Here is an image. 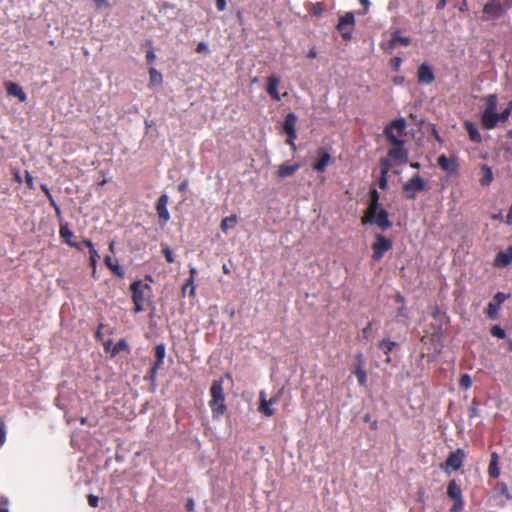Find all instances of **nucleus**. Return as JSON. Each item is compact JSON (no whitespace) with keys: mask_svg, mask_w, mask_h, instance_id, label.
I'll use <instances>...</instances> for the list:
<instances>
[{"mask_svg":"<svg viewBox=\"0 0 512 512\" xmlns=\"http://www.w3.org/2000/svg\"><path fill=\"white\" fill-rule=\"evenodd\" d=\"M211 400L209 406L214 418L222 416L226 411L225 395L223 391V381L214 380L210 388Z\"/></svg>","mask_w":512,"mask_h":512,"instance_id":"f257e3e1","label":"nucleus"},{"mask_svg":"<svg viewBox=\"0 0 512 512\" xmlns=\"http://www.w3.org/2000/svg\"><path fill=\"white\" fill-rule=\"evenodd\" d=\"M361 223L363 225H377L382 231H386L392 227L388 211L382 206L375 207L372 212H370V209H365L364 215L361 218Z\"/></svg>","mask_w":512,"mask_h":512,"instance_id":"f03ea898","label":"nucleus"},{"mask_svg":"<svg viewBox=\"0 0 512 512\" xmlns=\"http://www.w3.org/2000/svg\"><path fill=\"white\" fill-rule=\"evenodd\" d=\"M432 316L434 319L440 322L439 328L437 332L432 333L430 336H422L421 342L423 344H427V342H431L433 344V356H437L442 352V321L446 318V314L441 311L439 306H434L432 311Z\"/></svg>","mask_w":512,"mask_h":512,"instance_id":"7ed1b4c3","label":"nucleus"},{"mask_svg":"<svg viewBox=\"0 0 512 512\" xmlns=\"http://www.w3.org/2000/svg\"><path fill=\"white\" fill-rule=\"evenodd\" d=\"M512 6L508 1L506 3L499 0H488L483 6L481 20L491 21L497 20L511 8Z\"/></svg>","mask_w":512,"mask_h":512,"instance_id":"20e7f679","label":"nucleus"},{"mask_svg":"<svg viewBox=\"0 0 512 512\" xmlns=\"http://www.w3.org/2000/svg\"><path fill=\"white\" fill-rule=\"evenodd\" d=\"M429 187L427 183L419 174L414 175L403 185L404 197L410 200H415L417 193L427 191Z\"/></svg>","mask_w":512,"mask_h":512,"instance_id":"39448f33","label":"nucleus"},{"mask_svg":"<svg viewBox=\"0 0 512 512\" xmlns=\"http://www.w3.org/2000/svg\"><path fill=\"white\" fill-rule=\"evenodd\" d=\"M393 247V241L381 233H377L374 237V241L371 245L372 259L374 261H380L386 252L391 250Z\"/></svg>","mask_w":512,"mask_h":512,"instance_id":"423d86ee","label":"nucleus"},{"mask_svg":"<svg viewBox=\"0 0 512 512\" xmlns=\"http://www.w3.org/2000/svg\"><path fill=\"white\" fill-rule=\"evenodd\" d=\"M405 128L406 122L403 118L395 119L389 125L386 126L384 134L391 145L403 142V140H401V137L404 135Z\"/></svg>","mask_w":512,"mask_h":512,"instance_id":"0eeeda50","label":"nucleus"},{"mask_svg":"<svg viewBox=\"0 0 512 512\" xmlns=\"http://www.w3.org/2000/svg\"><path fill=\"white\" fill-rule=\"evenodd\" d=\"M447 496L453 501V505L450 508L451 512H461L464 509L462 489L455 480L448 482Z\"/></svg>","mask_w":512,"mask_h":512,"instance_id":"6e6552de","label":"nucleus"},{"mask_svg":"<svg viewBox=\"0 0 512 512\" xmlns=\"http://www.w3.org/2000/svg\"><path fill=\"white\" fill-rule=\"evenodd\" d=\"M465 457L464 450L458 448L449 453L445 462L441 463L440 468L447 474H450L452 471H457L462 467Z\"/></svg>","mask_w":512,"mask_h":512,"instance_id":"1a4fd4ad","label":"nucleus"},{"mask_svg":"<svg viewBox=\"0 0 512 512\" xmlns=\"http://www.w3.org/2000/svg\"><path fill=\"white\" fill-rule=\"evenodd\" d=\"M355 25V17L353 12H347L339 18L336 29L341 33L345 40H350Z\"/></svg>","mask_w":512,"mask_h":512,"instance_id":"9d476101","label":"nucleus"},{"mask_svg":"<svg viewBox=\"0 0 512 512\" xmlns=\"http://www.w3.org/2000/svg\"><path fill=\"white\" fill-rule=\"evenodd\" d=\"M507 298L508 295L503 292H497L494 295L493 299L488 303L486 308V314L490 319L495 320L498 318L500 306Z\"/></svg>","mask_w":512,"mask_h":512,"instance_id":"9b49d317","label":"nucleus"},{"mask_svg":"<svg viewBox=\"0 0 512 512\" xmlns=\"http://www.w3.org/2000/svg\"><path fill=\"white\" fill-rule=\"evenodd\" d=\"M388 158L399 164H405L408 161V152L404 148V141L392 144V148L388 151Z\"/></svg>","mask_w":512,"mask_h":512,"instance_id":"f8f14e48","label":"nucleus"},{"mask_svg":"<svg viewBox=\"0 0 512 512\" xmlns=\"http://www.w3.org/2000/svg\"><path fill=\"white\" fill-rule=\"evenodd\" d=\"M317 156L318 158L316 162L313 164V169L319 173H323L326 170L327 166L331 163L332 157L328 153V151L323 147L318 148Z\"/></svg>","mask_w":512,"mask_h":512,"instance_id":"ddd939ff","label":"nucleus"},{"mask_svg":"<svg viewBox=\"0 0 512 512\" xmlns=\"http://www.w3.org/2000/svg\"><path fill=\"white\" fill-rule=\"evenodd\" d=\"M130 289L132 291V300L144 302L145 301V290H150L151 287L149 284L143 283L141 280L134 281L130 285Z\"/></svg>","mask_w":512,"mask_h":512,"instance_id":"4468645a","label":"nucleus"},{"mask_svg":"<svg viewBox=\"0 0 512 512\" xmlns=\"http://www.w3.org/2000/svg\"><path fill=\"white\" fill-rule=\"evenodd\" d=\"M417 79L420 84H431L435 80L432 68L423 63L418 67Z\"/></svg>","mask_w":512,"mask_h":512,"instance_id":"2eb2a0df","label":"nucleus"},{"mask_svg":"<svg viewBox=\"0 0 512 512\" xmlns=\"http://www.w3.org/2000/svg\"><path fill=\"white\" fill-rule=\"evenodd\" d=\"M296 123H297V116L290 112L285 116L284 123H283V131L289 138H297L296 134Z\"/></svg>","mask_w":512,"mask_h":512,"instance_id":"dca6fc26","label":"nucleus"},{"mask_svg":"<svg viewBox=\"0 0 512 512\" xmlns=\"http://www.w3.org/2000/svg\"><path fill=\"white\" fill-rule=\"evenodd\" d=\"M169 202V197L166 194H162L156 203V211L158 214V217L166 223L170 219V213L167 209V205Z\"/></svg>","mask_w":512,"mask_h":512,"instance_id":"f3484780","label":"nucleus"},{"mask_svg":"<svg viewBox=\"0 0 512 512\" xmlns=\"http://www.w3.org/2000/svg\"><path fill=\"white\" fill-rule=\"evenodd\" d=\"M59 234L62 240L69 246L82 250V247L79 243L73 241L74 233L69 229L68 223L61 224L59 229Z\"/></svg>","mask_w":512,"mask_h":512,"instance_id":"a211bd4d","label":"nucleus"},{"mask_svg":"<svg viewBox=\"0 0 512 512\" xmlns=\"http://www.w3.org/2000/svg\"><path fill=\"white\" fill-rule=\"evenodd\" d=\"M512 262V245L505 251H500L494 259V266L498 268L506 267Z\"/></svg>","mask_w":512,"mask_h":512,"instance_id":"6ab92c4d","label":"nucleus"},{"mask_svg":"<svg viewBox=\"0 0 512 512\" xmlns=\"http://www.w3.org/2000/svg\"><path fill=\"white\" fill-rule=\"evenodd\" d=\"M437 163L442 170L448 173H456L458 170V164L456 160L453 158H449L444 154L438 157Z\"/></svg>","mask_w":512,"mask_h":512,"instance_id":"aec40b11","label":"nucleus"},{"mask_svg":"<svg viewBox=\"0 0 512 512\" xmlns=\"http://www.w3.org/2000/svg\"><path fill=\"white\" fill-rule=\"evenodd\" d=\"M481 125L486 130H492L497 127V112H481Z\"/></svg>","mask_w":512,"mask_h":512,"instance_id":"412c9836","label":"nucleus"},{"mask_svg":"<svg viewBox=\"0 0 512 512\" xmlns=\"http://www.w3.org/2000/svg\"><path fill=\"white\" fill-rule=\"evenodd\" d=\"M7 94L10 96H14L18 98L20 102H25L27 100V95L24 92L23 88L14 82L5 83Z\"/></svg>","mask_w":512,"mask_h":512,"instance_id":"4be33fe9","label":"nucleus"},{"mask_svg":"<svg viewBox=\"0 0 512 512\" xmlns=\"http://www.w3.org/2000/svg\"><path fill=\"white\" fill-rule=\"evenodd\" d=\"M300 168V164H289V163H283L279 165L276 175L279 179H284L289 176H292L298 169Z\"/></svg>","mask_w":512,"mask_h":512,"instance_id":"5701e85b","label":"nucleus"},{"mask_svg":"<svg viewBox=\"0 0 512 512\" xmlns=\"http://www.w3.org/2000/svg\"><path fill=\"white\" fill-rule=\"evenodd\" d=\"M463 126L468 133L469 139L473 143L479 144L482 142V135L480 134L477 126L473 122L466 120Z\"/></svg>","mask_w":512,"mask_h":512,"instance_id":"b1692460","label":"nucleus"},{"mask_svg":"<svg viewBox=\"0 0 512 512\" xmlns=\"http://www.w3.org/2000/svg\"><path fill=\"white\" fill-rule=\"evenodd\" d=\"M479 175V183L481 186H489L493 182V172L491 167H489L488 165H480Z\"/></svg>","mask_w":512,"mask_h":512,"instance_id":"393cba45","label":"nucleus"},{"mask_svg":"<svg viewBox=\"0 0 512 512\" xmlns=\"http://www.w3.org/2000/svg\"><path fill=\"white\" fill-rule=\"evenodd\" d=\"M260 404L258 410L266 417H271L275 414V410L271 408L270 403L266 399V394L264 391H261L259 394Z\"/></svg>","mask_w":512,"mask_h":512,"instance_id":"a878e982","label":"nucleus"},{"mask_svg":"<svg viewBox=\"0 0 512 512\" xmlns=\"http://www.w3.org/2000/svg\"><path fill=\"white\" fill-rule=\"evenodd\" d=\"M488 475L493 479H496L500 476L499 455L496 452L491 453L490 463L488 466Z\"/></svg>","mask_w":512,"mask_h":512,"instance_id":"bb28decb","label":"nucleus"},{"mask_svg":"<svg viewBox=\"0 0 512 512\" xmlns=\"http://www.w3.org/2000/svg\"><path fill=\"white\" fill-rule=\"evenodd\" d=\"M278 84H279L278 78H276L274 76L268 77L266 90H267V93L276 101L280 100V96H279V93L277 90Z\"/></svg>","mask_w":512,"mask_h":512,"instance_id":"cd10ccee","label":"nucleus"},{"mask_svg":"<svg viewBox=\"0 0 512 512\" xmlns=\"http://www.w3.org/2000/svg\"><path fill=\"white\" fill-rule=\"evenodd\" d=\"M82 243L87 248H89V253H90L89 262H90V265L93 268V271L95 272L97 261L100 258V256H99L97 250L94 248V245H93V243H92V241L90 239H84L82 241Z\"/></svg>","mask_w":512,"mask_h":512,"instance_id":"c85d7f7f","label":"nucleus"},{"mask_svg":"<svg viewBox=\"0 0 512 512\" xmlns=\"http://www.w3.org/2000/svg\"><path fill=\"white\" fill-rule=\"evenodd\" d=\"M485 108L482 112H497L498 97L496 94H489L485 98Z\"/></svg>","mask_w":512,"mask_h":512,"instance_id":"c756f323","label":"nucleus"},{"mask_svg":"<svg viewBox=\"0 0 512 512\" xmlns=\"http://www.w3.org/2000/svg\"><path fill=\"white\" fill-rule=\"evenodd\" d=\"M397 346V343L388 339V338H384L382 339L379 344H378V347L379 349L385 354V355H388L395 347Z\"/></svg>","mask_w":512,"mask_h":512,"instance_id":"7c9ffc66","label":"nucleus"},{"mask_svg":"<svg viewBox=\"0 0 512 512\" xmlns=\"http://www.w3.org/2000/svg\"><path fill=\"white\" fill-rule=\"evenodd\" d=\"M379 199H380V196H379L378 191L375 188H372L370 190V199H369V203H368V206L366 209H370V212H372L375 207L382 206L379 202Z\"/></svg>","mask_w":512,"mask_h":512,"instance_id":"2f4dec72","label":"nucleus"},{"mask_svg":"<svg viewBox=\"0 0 512 512\" xmlns=\"http://www.w3.org/2000/svg\"><path fill=\"white\" fill-rule=\"evenodd\" d=\"M237 222V217L236 215H231V216H228V217H225L224 219H222L221 221V230L224 232V233H227V231L230 229V228H233L235 226Z\"/></svg>","mask_w":512,"mask_h":512,"instance_id":"473e14b6","label":"nucleus"},{"mask_svg":"<svg viewBox=\"0 0 512 512\" xmlns=\"http://www.w3.org/2000/svg\"><path fill=\"white\" fill-rule=\"evenodd\" d=\"M104 262H105L106 266H107L110 270H112V272H113L115 275H117V276H119V277H123V276H124V272H123V270L120 268V266H119L117 263H116V264H114V263L112 262V258H111L110 256H106V257L104 258Z\"/></svg>","mask_w":512,"mask_h":512,"instance_id":"72a5a7b5","label":"nucleus"},{"mask_svg":"<svg viewBox=\"0 0 512 512\" xmlns=\"http://www.w3.org/2000/svg\"><path fill=\"white\" fill-rule=\"evenodd\" d=\"M41 190L45 193L46 197L49 200L50 205L54 208L55 212L57 214H60V212H61L60 207L56 203L55 199L53 198L48 186L46 184H41Z\"/></svg>","mask_w":512,"mask_h":512,"instance_id":"f704fd0d","label":"nucleus"},{"mask_svg":"<svg viewBox=\"0 0 512 512\" xmlns=\"http://www.w3.org/2000/svg\"><path fill=\"white\" fill-rule=\"evenodd\" d=\"M509 116H512V100L508 102L507 107L501 113H497V122L504 123Z\"/></svg>","mask_w":512,"mask_h":512,"instance_id":"c9c22d12","label":"nucleus"},{"mask_svg":"<svg viewBox=\"0 0 512 512\" xmlns=\"http://www.w3.org/2000/svg\"><path fill=\"white\" fill-rule=\"evenodd\" d=\"M121 351H127L129 352V346H128V343L125 339H120L113 347H112V350H111V356H115L117 355L118 353H120Z\"/></svg>","mask_w":512,"mask_h":512,"instance_id":"e433bc0d","label":"nucleus"},{"mask_svg":"<svg viewBox=\"0 0 512 512\" xmlns=\"http://www.w3.org/2000/svg\"><path fill=\"white\" fill-rule=\"evenodd\" d=\"M354 374L357 377L359 385L360 386H364L366 384V381H367V373H366L365 369L362 367V365L359 364L355 368Z\"/></svg>","mask_w":512,"mask_h":512,"instance_id":"4c0bfd02","label":"nucleus"},{"mask_svg":"<svg viewBox=\"0 0 512 512\" xmlns=\"http://www.w3.org/2000/svg\"><path fill=\"white\" fill-rule=\"evenodd\" d=\"M150 82L152 84H160L162 82V75L154 67L149 69Z\"/></svg>","mask_w":512,"mask_h":512,"instance_id":"58836bf2","label":"nucleus"},{"mask_svg":"<svg viewBox=\"0 0 512 512\" xmlns=\"http://www.w3.org/2000/svg\"><path fill=\"white\" fill-rule=\"evenodd\" d=\"M396 318L398 321H403V322H406L409 318V313H408V309L407 307L404 305H401L398 309H397V315H396Z\"/></svg>","mask_w":512,"mask_h":512,"instance_id":"ea45409f","label":"nucleus"},{"mask_svg":"<svg viewBox=\"0 0 512 512\" xmlns=\"http://www.w3.org/2000/svg\"><path fill=\"white\" fill-rule=\"evenodd\" d=\"M459 386L463 389H469L472 386V379L469 374H462L459 379Z\"/></svg>","mask_w":512,"mask_h":512,"instance_id":"a19ab883","label":"nucleus"},{"mask_svg":"<svg viewBox=\"0 0 512 512\" xmlns=\"http://www.w3.org/2000/svg\"><path fill=\"white\" fill-rule=\"evenodd\" d=\"M490 333L492 336L497 337L499 339H504L506 337L505 330L502 329L499 325H494L490 329Z\"/></svg>","mask_w":512,"mask_h":512,"instance_id":"79ce46f5","label":"nucleus"},{"mask_svg":"<svg viewBox=\"0 0 512 512\" xmlns=\"http://www.w3.org/2000/svg\"><path fill=\"white\" fill-rule=\"evenodd\" d=\"M394 41L397 42V44L408 46L411 43V39L409 37H404L399 34L398 31L393 33Z\"/></svg>","mask_w":512,"mask_h":512,"instance_id":"37998d69","label":"nucleus"},{"mask_svg":"<svg viewBox=\"0 0 512 512\" xmlns=\"http://www.w3.org/2000/svg\"><path fill=\"white\" fill-rule=\"evenodd\" d=\"M162 253L168 263H173L175 261L172 250L168 245L162 244Z\"/></svg>","mask_w":512,"mask_h":512,"instance_id":"c03bdc74","label":"nucleus"},{"mask_svg":"<svg viewBox=\"0 0 512 512\" xmlns=\"http://www.w3.org/2000/svg\"><path fill=\"white\" fill-rule=\"evenodd\" d=\"M478 415H479V410H478V401H477V399H476V398H474V399L472 400L471 406H470V408H469V416H470L471 418H473V417H476V416H478Z\"/></svg>","mask_w":512,"mask_h":512,"instance_id":"a18cd8bd","label":"nucleus"},{"mask_svg":"<svg viewBox=\"0 0 512 512\" xmlns=\"http://www.w3.org/2000/svg\"><path fill=\"white\" fill-rule=\"evenodd\" d=\"M392 167V163L390 162V158L389 159H386V158H382L380 160V169H381V172L382 171H385L387 174L390 170V168Z\"/></svg>","mask_w":512,"mask_h":512,"instance_id":"49530a36","label":"nucleus"},{"mask_svg":"<svg viewBox=\"0 0 512 512\" xmlns=\"http://www.w3.org/2000/svg\"><path fill=\"white\" fill-rule=\"evenodd\" d=\"M387 175L388 174L385 171H382L378 180L379 187L383 190L386 189L388 186Z\"/></svg>","mask_w":512,"mask_h":512,"instance_id":"de8ad7c7","label":"nucleus"},{"mask_svg":"<svg viewBox=\"0 0 512 512\" xmlns=\"http://www.w3.org/2000/svg\"><path fill=\"white\" fill-rule=\"evenodd\" d=\"M165 357V346L163 344H159L155 347V358L163 359Z\"/></svg>","mask_w":512,"mask_h":512,"instance_id":"09e8293b","label":"nucleus"},{"mask_svg":"<svg viewBox=\"0 0 512 512\" xmlns=\"http://www.w3.org/2000/svg\"><path fill=\"white\" fill-rule=\"evenodd\" d=\"M163 362H164L163 359L159 360L158 358H155L154 364L150 369L151 377L155 376L157 370L163 365Z\"/></svg>","mask_w":512,"mask_h":512,"instance_id":"8fccbe9b","label":"nucleus"},{"mask_svg":"<svg viewBox=\"0 0 512 512\" xmlns=\"http://www.w3.org/2000/svg\"><path fill=\"white\" fill-rule=\"evenodd\" d=\"M87 500H88V504L93 507V508H96L98 506V503H99V498L98 496L96 495H93V494H89L87 496Z\"/></svg>","mask_w":512,"mask_h":512,"instance_id":"3c124183","label":"nucleus"},{"mask_svg":"<svg viewBox=\"0 0 512 512\" xmlns=\"http://www.w3.org/2000/svg\"><path fill=\"white\" fill-rule=\"evenodd\" d=\"M194 281H191L190 282V278H188L183 286V292L188 288L190 287V291H189V294L191 296H194L195 295V286L193 284Z\"/></svg>","mask_w":512,"mask_h":512,"instance_id":"603ef678","label":"nucleus"},{"mask_svg":"<svg viewBox=\"0 0 512 512\" xmlns=\"http://www.w3.org/2000/svg\"><path fill=\"white\" fill-rule=\"evenodd\" d=\"M6 440V432H5V423L2 419H0V445H2Z\"/></svg>","mask_w":512,"mask_h":512,"instance_id":"864d4df0","label":"nucleus"},{"mask_svg":"<svg viewBox=\"0 0 512 512\" xmlns=\"http://www.w3.org/2000/svg\"><path fill=\"white\" fill-rule=\"evenodd\" d=\"M0 512H9L8 499L6 497H0Z\"/></svg>","mask_w":512,"mask_h":512,"instance_id":"5fc2aeb1","label":"nucleus"},{"mask_svg":"<svg viewBox=\"0 0 512 512\" xmlns=\"http://www.w3.org/2000/svg\"><path fill=\"white\" fill-rule=\"evenodd\" d=\"M401 63L402 59L400 57H394L391 59V66L395 71L399 70Z\"/></svg>","mask_w":512,"mask_h":512,"instance_id":"6e6d98bb","label":"nucleus"},{"mask_svg":"<svg viewBox=\"0 0 512 512\" xmlns=\"http://www.w3.org/2000/svg\"><path fill=\"white\" fill-rule=\"evenodd\" d=\"M93 1L98 9L103 8V7L110 8V3L107 0H93Z\"/></svg>","mask_w":512,"mask_h":512,"instance_id":"4d7b16f0","label":"nucleus"},{"mask_svg":"<svg viewBox=\"0 0 512 512\" xmlns=\"http://www.w3.org/2000/svg\"><path fill=\"white\" fill-rule=\"evenodd\" d=\"M371 328H372V323L371 322H368L366 327L363 328L362 330V334H363V338L368 340L369 339V335H370V331H371Z\"/></svg>","mask_w":512,"mask_h":512,"instance_id":"13d9d810","label":"nucleus"},{"mask_svg":"<svg viewBox=\"0 0 512 512\" xmlns=\"http://www.w3.org/2000/svg\"><path fill=\"white\" fill-rule=\"evenodd\" d=\"M25 182H26L28 188H30V189L33 188V184H34L33 177L28 171H26V173H25Z\"/></svg>","mask_w":512,"mask_h":512,"instance_id":"bf43d9fd","label":"nucleus"},{"mask_svg":"<svg viewBox=\"0 0 512 512\" xmlns=\"http://www.w3.org/2000/svg\"><path fill=\"white\" fill-rule=\"evenodd\" d=\"M133 303H134V308H133L134 313H140L144 310V307H143L144 302L133 301Z\"/></svg>","mask_w":512,"mask_h":512,"instance_id":"052dcab7","label":"nucleus"},{"mask_svg":"<svg viewBox=\"0 0 512 512\" xmlns=\"http://www.w3.org/2000/svg\"><path fill=\"white\" fill-rule=\"evenodd\" d=\"M498 488H499L501 494L505 495L507 498H510V495L508 492V487L505 483H499Z\"/></svg>","mask_w":512,"mask_h":512,"instance_id":"680f3d73","label":"nucleus"},{"mask_svg":"<svg viewBox=\"0 0 512 512\" xmlns=\"http://www.w3.org/2000/svg\"><path fill=\"white\" fill-rule=\"evenodd\" d=\"M207 51H208V46L205 42H199L197 44V47H196L197 53H202V52H207Z\"/></svg>","mask_w":512,"mask_h":512,"instance_id":"e2e57ef3","label":"nucleus"},{"mask_svg":"<svg viewBox=\"0 0 512 512\" xmlns=\"http://www.w3.org/2000/svg\"><path fill=\"white\" fill-rule=\"evenodd\" d=\"M155 59H156V55H155L154 51L152 49L147 51V53H146L147 62L152 63V62H154Z\"/></svg>","mask_w":512,"mask_h":512,"instance_id":"0e129e2a","label":"nucleus"},{"mask_svg":"<svg viewBox=\"0 0 512 512\" xmlns=\"http://www.w3.org/2000/svg\"><path fill=\"white\" fill-rule=\"evenodd\" d=\"M216 8L222 12L226 9V0H216Z\"/></svg>","mask_w":512,"mask_h":512,"instance_id":"69168bd1","label":"nucleus"},{"mask_svg":"<svg viewBox=\"0 0 512 512\" xmlns=\"http://www.w3.org/2000/svg\"><path fill=\"white\" fill-rule=\"evenodd\" d=\"M187 187H188V181L187 180H184L183 182H181L179 185H178V190L180 192H185L187 190Z\"/></svg>","mask_w":512,"mask_h":512,"instance_id":"338daca9","label":"nucleus"},{"mask_svg":"<svg viewBox=\"0 0 512 512\" xmlns=\"http://www.w3.org/2000/svg\"><path fill=\"white\" fill-rule=\"evenodd\" d=\"M506 223L508 225H511L512 224V204H511V207L507 213V216H506Z\"/></svg>","mask_w":512,"mask_h":512,"instance_id":"774afa93","label":"nucleus"}]
</instances>
